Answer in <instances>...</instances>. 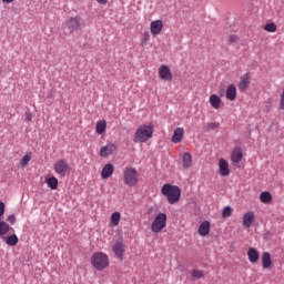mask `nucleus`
Listing matches in <instances>:
<instances>
[{"mask_svg":"<svg viewBox=\"0 0 284 284\" xmlns=\"http://www.w3.org/2000/svg\"><path fill=\"white\" fill-rule=\"evenodd\" d=\"M161 194L166 197L170 205H174L181 201V187L166 183L161 189Z\"/></svg>","mask_w":284,"mask_h":284,"instance_id":"nucleus-1","label":"nucleus"},{"mask_svg":"<svg viewBox=\"0 0 284 284\" xmlns=\"http://www.w3.org/2000/svg\"><path fill=\"white\" fill-rule=\"evenodd\" d=\"M154 135V126L142 124L140 125L134 133V143H146Z\"/></svg>","mask_w":284,"mask_h":284,"instance_id":"nucleus-2","label":"nucleus"},{"mask_svg":"<svg viewBox=\"0 0 284 284\" xmlns=\"http://www.w3.org/2000/svg\"><path fill=\"white\" fill-rule=\"evenodd\" d=\"M91 265L94 270H98V272H103V270L110 265V258L104 253H94L91 257Z\"/></svg>","mask_w":284,"mask_h":284,"instance_id":"nucleus-3","label":"nucleus"},{"mask_svg":"<svg viewBox=\"0 0 284 284\" xmlns=\"http://www.w3.org/2000/svg\"><path fill=\"white\" fill-rule=\"evenodd\" d=\"M124 183L129 187H134L139 183V172L134 168H126L123 172Z\"/></svg>","mask_w":284,"mask_h":284,"instance_id":"nucleus-4","label":"nucleus"},{"mask_svg":"<svg viewBox=\"0 0 284 284\" xmlns=\"http://www.w3.org/2000/svg\"><path fill=\"white\" fill-rule=\"evenodd\" d=\"M168 225V214L165 213H159L152 224H151V231L154 232V234H159L164 227Z\"/></svg>","mask_w":284,"mask_h":284,"instance_id":"nucleus-5","label":"nucleus"},{"mask_svg":"<svg viewBox=\"0 0 284 284\" xmlns=\"http://www.w3.org/2000/svg\"><path fill=\"white\" fill-rule=\"evenodd\" d=\"M54 171L57 174H60V176H65V174L70 172V165H68V161L63 159L55 161Z\"/></svg>","mask_w":284,"mask_h":284,"instance_id":"nucleus-6","label":"nucleus"},{"mask_svg":"<svg viewBox=\"0 0 284 284\" xmlns=\"http://www.w3.org/2000/svg\"><path fill=\"white\" fill-rule=\"evenodd\" d=\"M252 83L251 78H250V72L244 73L240 78V82L237 84L239 91L240 92H247L250 89V84Z\"/></svg>","mask_w":284,"mask_h":284,"instance_id":"nucleus-7","label":"nucleus"},{"mask_svg":"<svg viewBox=\"0 0 284 284\" xmlns=\"http://www.w3.org/2000/svg\"><path fill=\"white\" fill-rule=\"evenodd\" d=\"M65 26L70 32H75V30H79L81 28V18L74 17L70 18L67 22Z\"/></svg>","mask_w":284,"mask_h":284,"instance_id":"nucleus-8","label":"nucleus"},{"mask_svg":"<svg viewBox=\"0 0 284 284\" xmlns=\"http://www.w3.org/2000/svg\"><path fill=\"white\" fill-rule=\"evenodd\" d=\"M159 77L162 79V81H172V70H170V67L163 64L159 69Z\"/></svg>","mask_w":284,"mask_h":284,"instance_id":"nucleus-9","label":"nucleus"},{"mask_svg":"<svg viewBox=\"0 0 284 284\" xmlns=\"http://www.w3.org/2000/svg\"><path fill=\"white\" fill-rule=\"evenodd\" d=\"M116 152V145L114 144H106L100 149V156L102 159H108V156L114 154Z\"/></svg>","mask_w":284,"mask_h":284,"instance_id":"nucleus-10","label":"nucleus"},{"mask_svg":"<svg viewBox=\"0 0 284 284\" xmlns=\"http://www.w3.org/2000/svg\"><path fill=\"white\" fill-rule=\"evenodd\" d=\"M219 174L220 176H230V164L227 160L221 159L219 162Z\"/></svg>","mask_w":284,"mask_h":284,"instance_id":"nucleus-11","label":"nucleus"},{"mask_svg":"<svg viewBox=\"0 0 284 284\" xmlns=\"http://www.w3.org/2000/svg\"><path fill=\"white\" fill-rule=\"evenodd\" d=\"M112 252L115 254L116 258H123V254L125 252L123 242H115L112 246Z\"/></svg>","mask_w":284,"mask_h":284,"instance_id":"nucleus-12","label":"nucleus"},{"mask_svg":"<svg viewBox=\"0 0 284 284\" xmlns=\"http://www.w3.org/2000/svg\"><path fill=\"white\" fill-rule=\"evenodd\" d=\"M183 136H185V130L183 128H178L173 131L171 141L172 143H181Z\"/></svg>","mask_w":284,"mask_h":284,"instance_id":"nucleus-13","label":"nucleus"},{"mask_svg":"<svg viewBox=\"0 0 284 284\" xmlns=\"http://www.w3.org/2000/svg\"><path fill=\"white\" fill-rule=\"evenodd\" d=\"M114 174V165L112 163H108L103 166L101 172V179H110Z\"/></svg>","mask_w":284,"mask_h":284,"instance_id":"nucleus-14","label":"nucleus"},{"mask_svg":"<svg viewBox=\"0 0 284 284\" xmlns=\"http://www.w3.org/2000/svg\"><path fill=\"white\" fill-rule=\"evenodd\" d=\"M151 34H161V30H163V21L154 20L151 22Z\"/></svg>","mask_w":284,"mask_h":284,"instance_id":"nucleus-15","label":"nucleus"},{"mask_svg":"<svg viewBox=\"0 0 284 284\" xmlns=\"http://www.w3.org/2000/svg\"><path fill=\"white\" fill-rule=\"evenodd\" d=\"M231 161H233L234 163L243 161V149L236 146L231 154Z\"/></svg>","mask_w":284,"mask_h":284,"instance_id":"nucleus-16","label":"nucleus"},{"mask_svg":"<svg viewBox=\"0 0 284 284\" xmlns=\"http://www.w3.org/2000/svg\"><path fill=\"white\" fill-rule=\"evenodd\" d=\"M252 223H254V212H246L243 215V225L244 227H252Z\"/></svg>","mask_w":284,"mask_h":284,"instance_id":"nucleus-17","label":"nucleus"},{"mask_svg":"<svg viewBox=\"0 0 284 284\" xmlns=\"http://www.w3.org/2000/svg\"><path fill=\"white\" fill-rule=\"evenodd\" d=\"M262 266L264 270L272 267V255L270 252H264L262 255Z\"/></svg>","mask_w":284,"mask_h":284,"instance_id":"nucleus-18","label":"nucleus"},{"mask_svg":"<svg viewBox=\"0 0 284 284\" xmlns=\"http://www.w3.org/2000/svg\"><path fill=\"white\" fill-rule=\"evenodd\" d=\"M227 101H236V85L230 84L226 89Z\"/></svg>","mask_w":284,"mask_h":284,"instance_id":"nucleus-19","label":"nucleus"},{"mask_svg":"<svg viewBox=\"0 0 284 284\" xmlns=\"http://www.w3.org/2000/svg\"><path fill=\"white\" fill-rule=\"evenodd\" d=\"M182 165L185 170L192 168V154L190 152L182 155Z\"/></svg>","mask_w":284,"mask_h":284,"instance_id":"nucleus-20","label":"nucleus"},{"mask_svg":"<svg viewBox=\"0 0 284 284\" xmlns=\"http://www.w3.org/2000/svg\"><path fill=\"white\" fill-rule=\"evenodd\" d=\"M200 236H207L210 234V222L203 221L199 226Z\"/></svg>","mask_w":284,"mask_h":284,"instance_id":"nucleus-21","label":"nucleus"},{"mask_svg":"<svg viewBox=\"0 0 284 284\" xmlns=\"http://www.w3.org/2000/svg\"><path fill=\"white\" fill-rule=\"evenodd\" d=\"M250 263H258V250L250 247L247 251Z\"/></svg>","mask_w":284,"mask_h":284,"instance_id":"nucleus-22","label":"nucleus"},{"mask_svg":"<svg viewBox=\"0 0 284 284\" xmlns=\"http://www.w3.org/2000/svg\"><path fill=\"white\" fill-rule=\"evenodd\" d=\"M45 183L50 190H58L59 180L54 176L45 178Z\"/></svg>","mask_w":284,"mask_h":284,"instance_id":"nucleus-23","label":"nucleus"},{"mask_svg":"<svg viewBox=\"0 0 284 284\" xmlns=\"http://www.w3.org/2000/svg\"><path fill=\"white\" fill-rule=\"evenodd\" d=\"M4 243L9 245V247H14L19 243V236L17 234L9 235L4 239Z\"/></svg>","mask_w":284,"mask_h":284,"instance_id":"nucleus-24","label":"nucleus"},{"mask_svg":"<svg viewBox=\"0 0 284 284\" xmlns=\"http://www.w3.org/2000/svg\"><path fill=\"white\" fill-rule=\"evenodd\" d=\"M210 103L212 108H214L215 110H219V108H221V98L216 94H212L210 97Z\"/></svg>","mask_w":284,"mask_h":284,"instance_id":"nucleus-25","label":"nucleus"},{"mask_svg":"<svg viewBox=\"0 0 284 284\" xmlns=\"http://www.w3.org/2000/svg\"><path fill=\"white\" fill-rule=\"evenodd\" d=\"M106 128L108 123L105 122V120L99 121L95 126L97 134H103Z\"/></svg>","mask_w":284,"mask_h":284,"instance_id":"nucleus-26","label":"nucleus"},{"mask_svg":"<svg viewBox=\"0 0 284 284\" xmlns=\"http://www.w3.org/2000/svg\"><path fill=\"white\" fill-rule=\"evenodd\" d=\"M8 232H10V224L3 220H0V236H6Z\"/></svg>","mask_w":284,"mask_h":284,"instance_id":"nucleus-27","label":"nucleus"},{"mask_svg":"<svg viewBox=\"0 0 284 284\" xmlns=\"http://www.w3.org/2000/svg\"><path fill=\"white\" fill-rule=\"evenodd\" d=\"M260 201L262 203H272V193L270 191H264L260 194Z\"/></svg>","mask_w":284,"mask_h":284,"instance_id":"nucleus-28","label":"nucleus"},{"mask_svg":"<svg viewBox=\"0 0 284 284\" xmlns=\"http://www.w3.org/2000/svg\"><path fill=\"white\" fill-rule=\"evenodd\" d=\"M191 276H192V278H194V281H199V278H205V273H203V271H201V270L194 268L191 272Z\"/></svg>","mask_w":284,"mask_h":284,"instance_id":"nucleus-29","label":"nucleus"},{"mask_svg":"<svg viewBox=\"0 0 284 284\" xmlns=\"http://www.w3.org/2000/svg\"><path fill=\"white\" fill-rule=\"evenodd\" d=\"M121 222V213L120 212H113L111 214V223L112 225H119Z\"/></svg>","mask_w":284,"mask_h":284,"instance_id":"nucleus-30","label":"nucleus"},{"mask_svg":"<svg viewBox=\"0 0 284 284\" xmlns=\"http://www.w3.org/2000/svg\"><path fill=\"white\" fill-rule=\"evenodd\" d=\"M232 216V206L226 205L222 211V219H230Z\"/></svg>","mask_w":284,"mask_h":284,"instance_id":"nucleus-31","label":"nucleus"},{"mask_svg":"<svg viewBox=\"0 0 284 284\" xmlns=\"http://www.w3.org/2000/svg\"><path fill=\"white\" fill-rule=\"evenodd\" d=\"M276 29H277V27H276V23H274V22L266 23V24L264 26V30H265L266 32H276Z\"/></svg>","mask_w":284,"mask_h":284,"instance_id":"nucleus-32","label":"nucleus"},{"mask_svg":"<svg viewBox=\"0 0 284 284\" xmlns=\"http://www.w3.org/2000/svg\"><path fill=\"white\" fill-rule=\"evenodd\" d=\"M32 158L28 154H26L21 160H20V165H22V168H26V165H28L30 163V160Z\"/></svg>","mask_w":284,"mask_h":284,"instance_id":"nucleus-33","label":"nucleus"},{"mask_svg":"<svg viewBox=\"0 0 284 284\" xmlns=\"http://www.w3.org/2000/svg\"><path fill=\"white\" fill-rule=\"evenodd\" d=\"M3 214H6V203L0 201V221H3Z\"/></svg>","mask_w":284,"mask_h":284,"instance_id":"nucleus-34","label":"nucleus"},{"mask_svg":"<svg viewBox=\"0 0 284 284\" xmlns=\"http://www.w3.org/2000/svg\"><path fill=\"white\" fill-rule=\"evenodd\" d=\"M8 223H10L11 225H14L17 223V216L14 214H10L7 217Z\"/></svg>","mask_w":284,"mask_h":284,"instance_id":"nucleus-35","label":"nucleus"},{"mask_svg":"<svg viewBox=\"0 0 284 284\" xmlns=\"http://www.w3.org/2000/svg\"><path fill=\"white\" fill-rule=\"evenodd\" d=\"M219 126H220L219 123L212 122V123L209 124V130H217Z\"/></svg>","mask_w":284,"mask_h":284,"instance_id":"nucleus-36","label":"nucleus"},{"mask_svg":"<svg viewBox=\"0 0 284 284\" xmlns=\"http://www.w3.org/2000/svg\"><path fill=\"white\" fill-rule=\"evenodd\" d=\"M230 43H236V41H239V36H236V34H232L231 37H230Z\"/></svg>","mask_w":284,"mask_h":284,"instance_id":"nucleus-37","label":"nucleus"},{"mask_svg":"<svg viewBox=\"0 0 284 284\" xmlns=\"http://www.w3.org/2000/svg\"><path fill=\"white\" fill-rule=\"evenodd\" d=\"M98 3H101V6H105L108 3V0H95Z\"/></svg>","mask_w":284,"mask_h":284,"instance_id":"nucleus-38","label":"nucleus"},{"mask_svg":"<svg viewBox=\"0 0 284 284\" xmlns=\"http://www.w3.org/2000/svg\"><path fill=\"white\" fill-rule=\"evenodd\" d=\"M27 121H32V114L27 112Z\"/></svg>","mask_w":284,"mask_h":284,"instance_id":"nucleus-39","label":"nucleus"},{"mask_svg":"<svg viewBox=\"0 0 284 284\" xmlns=\"http://www.w3.org/2000/svg\"><path fill=\"white\" fill-rule=\"evenodd\" d=\"M3 1V3H12V1H14V0H2Z\"/></svg>","mask_w":284,"mask_h":284,"instance_id":"nucleus-40","label":"nucleus"},{"mask_svg":"<svg viewBox=\"0 0 284 284\" xmlns=\"http://www.w3.org/2000/svg\"><path fill=\"white\" fill-rule=\"evenodd\" d=\"M3 74V68L0 65V77Z\"/></svg>","mask_w":284,"mask_h":284,"instance_id":"nucleus-41","label":"nucleus"}]
</instances>
